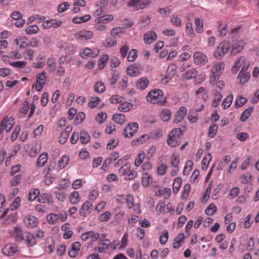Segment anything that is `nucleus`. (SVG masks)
<instances>
[{
  "instance_id": "1",
  "label": "nucleus",
  "mask_w": 259,
  "mask_h": 259,
  "mask_svg": "<svg viewBox=\"0 0 259 259\" xmlns=\"http://www.w3.org/2000/svg\"><path fill=\"white\" fill-rule=\"evenodd\" d=\"M146 99L148 102L152 104L163 105L165 103L163 92L159 89H155L149 92L146 96Z\"/></svg>"
},
{
  "instance_id": "2",
  "label": "nucleus",
  "mask_w": 259,
  "mask_h": 259,
  "mask_svg": "<svg viewBox=\"0 0 259 259\" xmlns=\"http://www.w3.org/2000/svg\"><path fill=\"white\" fill-rule=\"evenodd\" d=\"M184 131L181 128L173 130L168 136L167 144L172 147L177 146L181 142V137L183 136Z\"/></svg>"
},
{
  "instance_id": "3",
  "label": "nucleus",
  "mask_w": 259,
  "mask_h": 259,
  "mask_svg": "<svg viewBox=\"0 0 259 259\" xmlns=\"http://www.w3.org/2000/svg\"><path fill=\"white\" fill-rule=\"evenodd\" d=\"M224 67L225 64L222 62L215 63L213 65L211 69L212 74L210 78V83L211 84H214L217 80L219 79Z\"/></svg>"
},
{
  "instance_id": "4",
  "label": "nucleus",
  "mask_w": 259,
  "mask_h": 259,
  "mask_svg": "<svg viewBox=\"0 0 259 259\" xmlns=\"http://www.w3.org/2000/svg\"><path fill=\"white\" fill-rule=\"evenodd\" d=\"M231 48V44L228 41H224L218 46L215 52V58L220 59L229 51Z\"/></svg>"
},
{
  "instance_id": "5",
  "label": "nucleus",
  "mask_w": 259,
  "mask_h": 259,
  "mask_svg": "<svg viewBox=\"0 0 259 259\" xmlns=\"http://www.w3.org/2000/svg\"><path fill=\"white\" fill-rule=\"evenodd\" d=\"M14 119L12 117H5L0 123V135L4 131L9 132L13 127Z\"/></svg>"
},
{
  "instance_id": "6",
  "label": "nucleus",
  "mask_w": 259,
  "mask_h": 259,
  "mask_svg": "<svg viewBox=\"0 0 259 259\" xmlns=\"http://www.w3.org/2000/svg\"><path fill=\"white\" fill-rule=\"evenodd\" d=\"M138 129V124L136 122H132L129 123L124 128L122 134L125 138H131L137 132Z\"/></svg>"
},
{
  "instance_id": "7",
  "label": "nucleus",
  "mask_w": 259,
  "mask_h": 259,
  "mask_svg": "<svg viewBox=\"0 0 259 259\" xmlns=\"http://www.w3.org/2000/svg\"><path fill=\"white\" fill-rule=\"evenodd\" d=\"M194 63L198 66H203L208 61L207 57L203 53L196 52L193 55Z\"/></svg>"
},
{
  "instance_id": "8",
  "label": "nucleus",
  "mask_w": 259,
  "mask_h": 259,
  "mask_svg": "<svg viewBox=\"0 0 259 259\" xmlns=\"http://www.w3.org/2000/svg\"><path fill=\"white\" fill-rule=\"evenodd\" d=\"M46 74V72L43 71L36 75V84L35 85V89L38 92L41 91L43 87L45 85L47 79Z\"/></svg>"
},
{
  "instance_id": "9",
  "label": "nucleus",
  "mask_w": 259,
  "mask_h": 259,
  "mask_svg": "<svg viewBox=\"0 0 259 259\" xmlns=\"http://www.w3.org/2000/svg\"><path fill=\"white\" fill-rule=\"evenodd\" d=\"M93 209V204L89 201H85L82 205L79 210V214L81 216L85 217L89 215Z\"/></svg>"
},
{
  "instance_id": "10",
  "label": "nucleus",
  "mask_w": 259,
  "mask_h": 259,
  "mask_svg": "<svg viewBox=\"0 0 259 259\" xmlns=\"http://www.w3.org/2000/svg\"><path fill=\"white\" fill-rule=\"evenodd\" d=\"M25 234L21 227L16 226L14 228V231L12 233V236L15 238L16 241H22L25 238Z\"/></svg>"
},
{
  "instance_id": "11",
  "label": "nucleus",
  "mask_w": 259,
  "mask_h": 259,
  "mask_svg": "<svg viewBox=\"0 0 259 259\" xmlns=\"http://www.w3.org/2000/svg\"><path fill=\"white\" fill-rule=\"evenodd\" d=\"M18 251V247L14 244H8L2 249V252L5 255L11 256Z\"/></svg>"
},
{
  "instance_id": "12",
  "label": "nucleus",
  "mask_w": 259,
  "mask_h": 259,
  "mask_svg": "<svg viewBox=\"0 0 259 259\" xmlns=\"http://www.w3.org/2000/svg\"><path fill=\"white\" fill-rule=\"evenodd\" d=\"M25 225L28 228L32 229L35 227L38 224L37 218L33 215H29L26 216L23 220Z\"/></svg>"
},
{
  "instance_id": "13",
  "label": "nucleus",
  "mask_w": 259,
  "mask_h": 259,
  "mask_svg": "<svg viewBox=\"0 0 259 259\" xmlns=\"http://www.w3.org/2000/svg\"><path fill=\"white\" fill-rule=\"evenodd\" d=\"M187 114V108L184 106L180 107L176 113L174 122L177 123L183 120V119L186 116Z\"/></svg>"
},
{
  "instance_id": "14",
  "label": "nucleus",
  "mask_w": 259,
  "mask_h": 259,
  "mask_svg": "<svg viewBox=\"0 0 259 259\" xmlns=\"http://www.w3.org/2000/svg\"><path fill=\"white\" fill-rule=\"evenodd\" d=\"M99 53V50L97 49H91L86 48L83 51L80 53V56L82 58H85L88 56H90L92 58H94L98 56Z\"/></svg>"
},
{
  "instance_id": "15",
  "label": "nucleus",
  "mask_w": 259,
  "mask_h": 259,
  "mask_svg": "<svg viewBox=\"0 0 259 259\" xmlns=\"http://www.w3.org/2000/svg\"><path fill=\"white\" fill-rule=\"evenodd\" d=\"M245 45L244 42L242 40H239L234 43L232 46L231 54L232 55H236L237 53L241 52L244 48Z\"/></svg>"
},
{
  "instance_id": "16",
  "label": "nucleus",
  "mask_w": 259,
  "mask_h": 259,
  "mask_svg": "<svg viewBox=\"0 0 259 259\" xmlns=\"http://www.w3.org/2000/svg\"><path fill=\"white\" fill-rule=\"evenodd\" d=\"M217 29L220 36L223 37L226 35L228 32L227 24L225 21L221 20L217 22Z\"/></svg>"
},
{
  "instance_id": "17",
  "label": "nucleus",
  "mask_w": 259,
  "mask_h": 259,
  "mask_svg": "<svg viewBox=\"0 0 259 259\" xmlns=\"http://www.w3.org/2000/svg\"><path fill=\"white\" fill-rule=\"evenodd\" d=\"M140 68L135 64L130 65L126 69L127 74L131 76H137L140 74Z\"/></svg>"
},
{
  "instance_id": "18",
  "label": "nucleus",
  "mask_w": 259,
  "mask_h": 259,
  "mask_svg": "<svg viewBox=\"0 0 259 259\" xmlns=\"http://www.w3.org/2000/svg\"><path fill=\"white\" fill-rule=\"evenodd\" d=\"M62 22L61 21L57 20L56 19H51L45 21L43 24V27L46 29L50 28L52 27L56 28L60 26L62 24Z\"/></svg>"
},
{
  "instance_id": "19",
  "label": "nucleus",
  "mask_w": 259,
  "mask_h": 259,
  "mask_svg": "<svg viewBox=\"0 0 259 259\" xmlns=\"http://www.w3.org/2000/svg\"><path fill=\"white\" fill-rule=\"evenodd\" d=\"M16 44L20 49H25L28 47V39L24 36H18L15 39Z\"/></svg>"
},
{
  "instance_id": "20",
  "label": "nucleus",
  "mask_w": 259,
  "mask_h": 259,
  "mask_svg": "<svg viewBox=\"0 0 259 259\" xmlns=\"http://www.w3.org/2000/svg\"><path fill=\"white\" fill-rule=\"evenodd\" d=\"M157 38V34L155 32L150 31L145 33L144 35V40L147 44H150Z\"/></svg>"
},
{
  "instance_id": "21",
  "label": "nucleus",
  "mask_w": 259,
  "mask_h": 259,
  "mask_svg": "<svg viewBox=\"0 0 259 259\" xmlns=\"http://www.w3.org/2000/svg\"><path fill=\"white\" fill-rule=\"evenodd\" d=\"M81 244L79 242H75L73 243L71 245V249L68 252L69 255L71 257H74L78 254L79 250H80Z\"/></svg>"
},
{
  "instance_id": "22",
  "label": "nucleus",
  "mask_w": 259,
  "mask_h": 259,
  "mask_svg": "<svg viewBox=\"0 0 259 259\" xmlns=\"http://www.w3.org/2000/svg\"><path fill=\"white\" fill-rule=\"evenodd\" d=\"M25 241L28 247H31L36 244V240L34 235L30 233H26Z\"/></svg>"
},
{
  "instance_id": "23",
  "label": "nucleus",
  "mask_w": 259,
  "mask_h": 259,
  "mask_svg": "<svg viewBox=\"0 0 259 259\" xmlns=\"http://www.w3.org/2000/svg\"><path fill=\"white\" fill-rule=\"evenodd\" d=\"M93 36V33L91 31H84L80 32L76 37L81 40H85L91 38Z\"/></svg>"
},
{
  "instance_id": "24",
  "label": "nucleus",
  "mask_w": 259,
  "mask_h": 259,
  "mask_svg": "<svg viewBox=\"0 0 259 259\" xmlns=\"http://www.w3.org/2000/svg\"><path fill=\"white\" fill-rule=\"evenodd\" d=\"M38 201L41 203L53 202V197L51 194L44 193L39 195L38 198Z\"/></svg>"
},
{
  "instance_id": "25",
  "label": "nucleus",
  "mask_w": 259,
  "mask_h": 259,
  "mask_svg": "<svg viewBox=\"0 0 259 259\" xmlns=\"http://www.w3.org/2000/svg\"><path fill=\"white\" fill-rule=\"evenodd\" d=\"M198 72L195 68H192L186 71L183 75L184 79H191L195 78L197 75Z\"/></svg>"
},
{
  "instance_id": "26",
  "label": "nucleus",
  "mask_w": 259,
  "mask_h": 259,
  "mask_svg": "<svg viewBox=\"0 0 259 259\" xmlns=\"http://www.w3.org/2000/svg\"><path fill=\"white\" fill-rule=\"evenodd\" d=\"M184 239L185 236L184 234H179V235L174 239V241L172 243L173 247L175 249L179 248L180 247L181 244L184 242Z\"/></svg>"
},
{
  "instance_id": "27",
  "label": "nucleus",
  "mask_w": 259,
  "mask_h": 259,
  "mask_svg": "<svg viewBox=\"0 0 259 259\" xmlns=\"http://www.w3.org/2000/svg\"><path fill=\"white\" fill-rule=\"evenodd\" d=\"M48 160V154L47 153H44L39 155L36 163V166L42 167L45 165Z\"/></svg>"
},
{
  "instance_id": "28",
  "label": "nucleus",
  "mask_w": 259,
  "mask_h": 259,
  "mask_svg": "<svg viewBox=\"0 0 259 259\" xmlns=\"http://www.w3.org/2000/svg\"><path fill=\"white\" fill-rule=\"evenodd\" d=\"M80 197L77 191L72 192L69 196L70 202L72 204H76L80 201Z\"/></svg>"
},
{
  "instance_id": "29",
  "label": "nucleus",
  "mask_w": 259,
  "mask_h": 259,
  "mask_svg": "<svg viewBox=\"0 0 259 259\" xmlns=\"http://www.w3.org/2000/svg\"><path fill=\"white\" fill-rule=\"evenodd\" d=\"M133 107L131 103L127 102H122L118 107V109L121 112H128Z\"/></svg>"
},
{
  "instance_id": "30",
  "label": "nucleus",
  "mask_w": 259,
  "mask_h": 259,
  "mask_svg": "<svg viewBox=\"0 0 259 259\" xmlns=\"http://www.w3.org/2000/svg\"><path fill=\"white\" fill-rule=\"evenodd\" d=\"M254 109L253 106H250L246 109L241 114L240 120L242 121H245L250 116L251 112Z\"/></svg>"
},
{
  "instance_id": "31",
  "label": "nucleus",
  "mask_w": 259,
  "mask_h": 259,
  "mask_svg": "<svg viewBox=\"0 0 259 259\" xmlns=\"http://www.w3.org/2000/svg\"><path fill=\"white\" fill-rule=\"evenodd\" d=\"M153 182V178L149 174L146 173L142 178V185L144 187H147Z\"/></svg>"
},
{
  "instance_id": "32",
  "label": "nucleus",
  "mask_w": 259,
  "mask_h": 259,
  "mask_svg": "<svg viewBox=\"0 0 259 259\" xmlns=\"http://www.w3.org/2000/svg\"><path fill=\"white\" fill-rule=\"evenodd\" d=\"M149 80L146 77H142L137 81V86L141 90H143L148 85Z\"/></svg>"
},
{
  "instance_id": "33",
  "label": "nucleus",
  "mask_w": 259,
  "mask_h": 259,
  "mask_svg": "<svg viewBox=\"0 0 259 259\" xmlns=\"http://www.w3.org/2000/svg\"><path fill=\"white\" fill-rule=\"evenodd\" d=\"M182 180L181 177H177L174 179L172 185V189L174 193H177L179 192L182 185Z\"/></svg>"
},
{
  "instance_id": "34",
  "label": "nucleus",
  "mask_w": 259,
  "mask_h": 259,
  "mask_svg": "<svg viewBox=\"0 0 259 259\" xmlns=\"http://www.w3.org/2000/svg\"><path fill=\"white\" fill-rule=\"evenodd\" d=\"M171 115V112L169 109H164L162 110L160 116L163 121H168Z\"/></svg>"
},
{
  "instance_id": "35",
  "label": "nucleus",
  "mask_w": 259,
  "mask_h": 259,
  "mask_svg": "<svg viewBox=\"0 0 259 259\" xmlns=\"http://www.w3.org/2000/svg\"><path fill=\"white\" fill-rule=\"evenodd\" d=\"M113 120L119 124H122L126 121V118L123 114H114L112 117Z\"/></svg>"
},
{
  "instance_id": "36",
  "label": "nucleus",
  "mask_w": 259,
  "mask_h": 259,
  "mask_svg": "<svg viewBox=\"0 0 259 259\" xmlns=\"http://www.w3.org/2000/svg\"><path fill=\"white\" fill-rule=\"evenodd\" d=\"M39 194V190L38 189H31L28 194V200L29 201H33L34 200Z\"/></svg>"
},
{
  "instance_id": "37",
  "label": "nucleus",
  "mask_w": 259,
  "mask_h": 259,
  "mask_svg": "<svg viewBox=\"0 0 259 259\" xmlns=\"http://www.w3.org/2000/svg\"><path fill=\"white\" fill-rule=\"evenodd\" d=\"M79 138L80 141L82 144H86L90 140V136L89 134L84 131H81L80 132Z\"/></svg>"
},
{
  "instance_id": "38",
  "label": "nucleus",
  "mask_w": 259,
  "mask_h": 259,
  "mask_svg": "<svg viewBox=\"0 0 259 259\" xmlns=\"http://www.w3.org/2000/svg\"><path fill=\"white\" fill-rule=\"evenodd\" d=\"M245 58L244 57L239 58L234 64L232 70L233 72L236 73L239 69V67L244 62Z\"/></svg>"
},
{
  "instance_id": "39",
  "label": "nucleus",
  "mask_w": 259,
  "mask_h": 259,
  "mask_svg": "<svg viewBox=\"0 0 259 259\" xmlns=\"http://www.w3.org/2000/svg\"><path fill=\"white\" fill-rule=\"evenodd\" d=\"M56 197L59 201L63 202L66 196V193L65 191L60 189H57L54 192Z\"/></svg>"
},
{
  "instance_id": "40",
  "label": "nucleus",
  "mask_w": 259,
  "mask_h": 259,
  "mask_svg": "<svg viewBox=\"0 0 259 259\" xmlns=\"http://www.w3.org/2000/svg\"><path fill=\"white\" fill-rule=\"evenodd\" d=\"M91 19L90 15H85L81 17H76L73 19V22L74 23L79 24L83 22H86Z\"/></svg>"
},
{
  "instance_id": "41",
  "label": "nucleus",
  "mask_w": 259,
  "mask_h": 259,
  "mask_svg": "<svg viewBox=\"0 0 259 259\" xmlns=\"http://www.w3.org/2000/svg\"><path fill=\"white\" fill-rule=\"evenodd\" d=\"M250 78V73L249 72H243L240 71L238 74V78L240 79V83L246 82Z\"/></svg>"
},
{
  "instance_id": "42",
  "label": "nucleus",
  "mask_w": 259,
  "mask_h": 259,
  "mask_svg": "<svg viewBox=\"0 0 259 259\" xmlns=\"http://www.w3.org/2000/svg\"><path fill=\"white\" fill-rule=\"evenodd\" d=\"M195 24L196 26V31L198 33H201L203 31V22L202 20L199 18L195 19Z\"/></svg>"
},
{
  "instance_id": "43",
  "label": "nucleus",
  "mask_w": 259,
  "mask_h": 259,
  "mask_svg": "<svg viewBox=\"0 0 259 259\" xmlns=\"http://www.w3.org/2000/svg\"><path fill=\"white\" fill-rule=\"evenodd\" d=\"M114 19V16L112 15H106L100 17L96 19L97 23H107L112 21Z\"/></svg>"
},
{
  "instance_id": "44",
  "label": "nucleus",
  "mask_w": 259,
  "mask_h": 259,
  "mask_svg": "<svg viewBox=\"0 0 259 259\" xmlns=\"http://www.w3.org/2000/svg\"><path fill=\"white\" fill-rule=\"evenodd\" d=\"M69 160V157L67 155H63L58 161V166L61 169L64 168L68 164Z\"/></svg>"
},
{
  "instance_id": "45",
  "label": "nucleus",
  "mask_w": 259,
  "mask_h": 259,
  "mask_svg": "<svg viewBox=\"0 0 259 259\" xmlns=\"http://www.w3.org/2000/svg\"><path fill=\"white\" fill-rule=\"evenodd\" d=\"M240 180L242 184H246L252 181V177L249 172H246L240 177Z\"/></svg>"
},
{
  "instance_id": "46",
  "label": "nucleus",
  "mask_w": 259,
  "mask_h": 259,
  "mask_svg": "<svg viewBox=\"0 0 259 259\" xmlns=\"http://www.w3.org/2000/svg\"><path fill=\"white\" fill-rule=\"evenodd\" d=\"M233 99V96L232 95H230L227 97H226L223 101L222 105L223 106V108L224 109L229 108L232 104Z\"/></svg>"
},
{
  "instance_id": "47",
  "label": "nucleus",
  "mask_w": 259,
  "mask_h": 259,
  "mask_svg": "<svg viewBox=\"0 0 259 259\" xmlns=\"http://www.w3.org/2000/svg\"><path fill=\"white\" fill-rule=\"evenodd\" d=\"M145 157V154L143 151H141L139 153L135 161V165L136 167H139L142 163Z\"/></svg>"
},
{
  "instance_id": "48",
  "label": "nucleus",
  "mask_w": 259,
  "mask_h": 259,
  "mask_svg": "<svg viewBox=\"0 0 259 259\" xmlns=\"http://www.w3.org/2000/svg\"><path fill=\"white\" fill-rule=\"evenodd\" d=\"M166 194V196H165L166 199L168 198L171 194V190L170 188H162L159 189L156 194L157 196H162Z\"/></svg>"
},
{
  "instance_id": "49",
  "label": "nucleus",
  "mask_w": 259,
  "mask_h": 259,
  "mask_svg": "<svg viewBox=\"0 0 259 259\" xmlns=\"http://www.w3.org/2000/svg\"><path fill=\"white\" fill-rule=\"evenodd\" d=\"M39 27L36 25L29 26L25 29V32L28 34H33L39 31Z\"/></svg>"
},
{
  "instance_id": "50",
  "label": "nucleus",
  "mask_w": 259,
  "mask_h": 259,
  "mask_svg": "<svg viewBox=\"0 0 259 259\" xmlns=\"http://www.w3.org/2000/svg\"><path fill=\"white\" fill-rule=\"evenodd\" d=\"M218 129L217 124H214L210 126L208 130V136L210 138H214L217 133Z\"/></svg>"
},
{
  "instance_id": "51",
  "label": "nucleus",
  "mask_w": 259,
  "mask_h": 259,
  "mask_svg": "<svg viewBox=\"0 0 259 259\" xmlns=\"http://www.w3.org/2000/svg\"><path fill=\"white\" fill-rule=\"evenodd\" d=\"M95 91L98 93H102L105 91V87L104 83L102 81L96 82L94 87Z\"/></svg>"
},
{
  "instance_id": "52",
  "label": "nucleus",
  "mask_w": 259,
  "mask_h": 259,
  "mask_svg": "<svg viewBox=\"0 0 259 259\" xmlns=\"http://www.w3.org/2000/svg\"><path fill=\"white\" fill-rule=\"evenodd\" d=\"M217 210V207L215 204L211 203L206 208L205 210V213L207 215H211L213 214Z\"/></svg>"
},
{
  "instance_id": "53",
  "label": "nucleus",
  "mask_w": 259,
  "mask_h": 259,
  "mask_svg": "<svg viewBox=\"0 0 259 259\" xmlns=\"http://www.w3.org/2000/svg\"><path fill=\"white\" fill-rule=\"evenodd\" d=\"M177 72V67L175 65L169 66L167 70V78H171Z\"/></svg>"
},
{
  "instance_id": "54",
  "label": "nucleus",
  "mask_w": 259,
  "mask_h": 259,
  "mask_svg": "<svg viewBox=\"0 0 259 259\" xmlns=\"http://www.w3.org/2000/svg\"><path fill=\"white\" fill-rule=\"evenodd\" d=\"M247 102V99L242 96H238L235 101L236 108L243 106Z\"/></svg>"
},
{
  "instance_id": "55",
  "label": "nucleus",
  "mask_w": 259,
  "mask_h": 259,
  "mask_svg": "<svg viewBox=\"0 0 259 259\" xmlns=\"http://www.w3.org/2000/svg\"><path fill=\"white\" fill-rule=\"evenodd\" d=\"M47 219L49 223L54 224L59 220V214L51 213L47 216Z\"/></svg>"
},
{
  "instance_id": "56",
  "label": "nucleus",
  "mask_w": 259,
  "mask_h": 259,
  "mask_svg": "<svg viewBox=\"0 0 259 259\" xmlns=\"http://www.w3.org/2000/svg\"><path fill=\"white\" fill-rule=\"evenodd\" d=\"M109 57L107 55H103L101 57L98 61V66L100 69H103L105 67V63L108 60Z\"/></svg>"
},
{
  "instance_id": "57",
  "label": "nucleus",
  "mask_w": 259,
  "mask_h": 259,
  "mask_svg": "<svg viewBox=\"0 0 259 259\" xmlns=\"http://www.w3.org/2000/svg\"><path fill=\"white\" fill-rule=\"evenodd\" d=\"M85 114L83 112H79L75 117L74 122L75 124L78 125L80 124L85 119Z\"/></svg>"
},
{
  "instance_id": "58",
  "label": "nucleus",
  "mask_w": 259,
  "mask_h": 259,
  "mask_svg": "<svg viewBox=\"0 0 259 259\" xmlns=\"http://www.w3.org/2000/svg\"><path fill=\"white\" fill-rule=\"evenodd\" d=\"M214 99L212 101V106L217 107L220 104V102L222 98V95L220 92H216L214 94Z\"/></svg>"
},
{
  "instance_id": "59",
  "label": "nucleus",
  "mask_w": 259,
  "mask_h": 259,
  "mask_svg": "<svg viewBox=\"0 0 259 259\" xmlns=\"http://www.w3.org/2000/svg\"><path fill=\"white\" fill-rule=\"evenodd\" d=\"M116 44V40L111 37H107L104 41V45L106 47H112Z\"/></svg>"
},
{
  "instance_id": "60",
  "label": "nucleus",
  "mask_w": 259,
  "mask_h": 259,
  "mask_svg": "<svg viewBox=\"0 0 259 259\" xmlns=\"http://www.w3.org/2000/svg\"><path fill=\"white\" fill-rule=\"evenodd\" d=\"M130 164L129 163H125L120 168L119 172L123 176L126 175L127 173L130 171Z\"/></svg>"
},
{
  "instance_id": "61",
  "label": "nucleus",
  "mask_w": 259,
  "mask_h": 259,
  "mask_svg": "<svg viewBox=\"0 0 259 259\" xmlns=\"http://www.w3.org/2000/svg\"><path fill=\"white\" fill-rule=\"evenodd\" d=\"M137 51L135 49L131 50L127 55V60L129 62L134 61L137 58Z\"/></svg>"
},
{
  "instance_id": "62",
  "label": "nucleus",
  "mask_w": 259,
  "mask_h": 259,
  "mask_svg": "<svg viewBox=\"0 0 259 259\" xmlns=\"http://www.w3.org/2000/svg\"><path fill=\"white\" fill-rule=\"evenodd\" d=\"M100 99L98 97H92L89 102V106L91 108L96 107L99 103Z\"/></svg>"
},
{
  "instance_id": "63",
  "label": "nucleus",
  "mask_w": 259,
  "mask_h": 259,
  "mask_svg": "<svg viewBox=\"0 0 259 259\" xmlns=\"http://www.w3.org/2000/svg\"><path fill=\"white\" fill-rule=\"evenodd\" d=\"M191 186L189 184L185 185L184 190L182 194V197L184 199H187L190 192Z\"/></svg>"
},
{
  "instance_id": "64",
  "label": "nucleus",
  "mask_w": 259,
  "mask_h": 259,
  "mask_svg": "<svg viewBox=\"0 0 259 259\" xmlns=\"http://www.w3.org/2000/svg\"><path fill=\"white\" fill-rule=\"evenodd\" d=\"M24 58L27 60H32L34 57V52L31 49H26L23 53Z\"/></svg>"
}]
</instances>
